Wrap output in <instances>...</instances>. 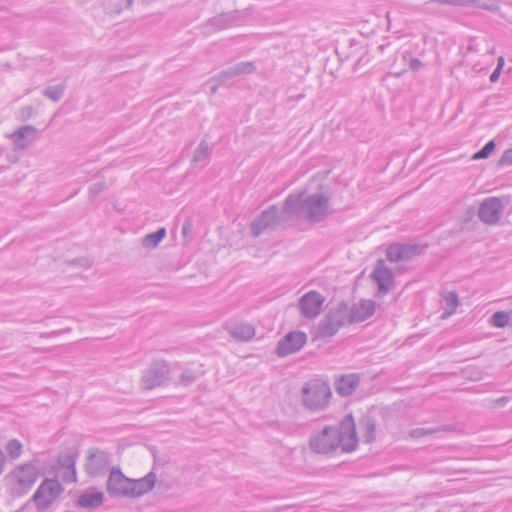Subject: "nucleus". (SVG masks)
Segmentation results:
<instances>
[{
	"mask_svg": "<svg viewBox=\"0 0 512 512\" xmlns=\"http://www.w3.org/2000/svg\"><path fill=\"white\" fill-rule=\"evenodd\" d=\"M450 4L488 9V7L484 5L480 0H450Z\"/></svg>",
	"mask_w": 512,
	"mask_h": 512,
	"instance_id": "obj_34",
	"label": "nucleus"
},
{
	"mask_svg": "<svg viewBox=\"0 0 512 512\" xmlns=\"http://www.w3.org/2000/svg\"><path fill=\"white\" fill-rule=\"evenodd\" d=\"M115 11L120 13L125 8H130L133 4V0H115Z\"/></svg>",
	"mask_w": 512,
	"mask_h": 512,
	"instance_id": "obj_39",
	"label": "nucleus"
},
{
	"mask_svg": "<svg viewBox=\"0 0 512 512\" xmlns=\"http://www.w3.org/2000/svg\"><path fill=\"white\" fill-rule=\"evenodd\" d=\"M503 65H504V58L501 56V57L498 58L496 68H500L501 67V69H502Z\"/></svg>",
	"mask_w": 512,
	"mask_h": 512,
	"instance_id": "obj_48",
	"label": "nucleus"
},
{
	"mask_svg": "<svg viewBox=\"0 0 512 512\" xmlns=\"http://www.w3.org/2000/svg\"><path fill=\"white\" fill-rule=\"evenodd\" d=\"M104 494L101 491L88 490L82 493L77 500V504L81 508L95 509L102 505Z\"/></svg>",
	"mask_w": 512,
	"mask_h": 512,
	"instance_id": "obj_22",
	"label": "nucleus"
},
{
	"mask_svg": "<svg viewBox=\"0 0 512 512\" xmlns=\"http://www.w3.org/2000/svg\"><path fill=\"white\" fill-rule=\"evenodd\" d=\"M65 86L63 84L49 86L44 89L43 95L54 102H58L63 96Z\"/></svg>",
	"mask_w": 512,
	"mask_h": 512,
	"instance_id": "obj_29",
	"label": "nucleus"
},
{
	"mask_svg": "<svg viewBox=\"0 0 512 512\" xmlns=\"http://www.w3.org/2000/svg\"><path fill=\"white\" fill-rule=\"evenodd\" d=\"M499 166H509L512 165V148L504 151L502 156L498 161Z\"/></svg>",
	"mask_w": 512,
	"mask_h": 512,
	"instance_id": "obj_36",
	"label": "nucleus"
},
{
	"mask_svg": "<svg viewBox=\"0 0 512 512\" xmlns=\"http://www.w3.org/2000/svg\"><path fill=\"white\" fill-rule=\"evenodd\" d=\"M166 236V229L160 228L154 233L147 234L143 240L142 245L145 248H155L161 242V240Z\"/></svg>",
	"mask_w": 512,
	"mask_h": 512,
	"instance_id": "obj_27",
	"label": "nucleus"
},
{
	"mask_svg": "<svg viewBox=\"0 0 512 512\" xmlns=\"http://www.w3.org/2000/svg\"><path fill=\"white\" fill-rule=\"evenodd\" d=\"M196 374L193 370L186 369L184 370L179 378V383L183 386H188L196 381Z\"/></svg>",
	"mask_w": 512,
	"mask_h": 512,
	"instance_id": "obj_33",
	"label": "nucleus"
},
{
	"mask_svg": "<svg viewBox=\"0 0 512 512\" xmlns=\"http://www.w3.org/2000/svg\"><path fill=\"white\" fill-rule=\"evenodd\" d=\"M234 78L231 68H227L222 70L217 75L214 76V80H219L220 83L224 84L226 81Z\"/></svg>",
	"mask_w": 512,
	"mask_h": 512,
	"instance_id": "obj_35",
	"label": "nucleus"
},
{
	"mask_svg": "<svg viewBox=\"0 0 512 512\" xmlns=\"http://www.w3.org/2000/svg\"><path fill=\"white\" fill-rule=\"evenodd\" d=\"M190 229H191L190 223L189 222L184 223V225L182 227L183 235L186 236L188 234V232H190Z\"/></svg>",
	"mask_w": 512,
	"mask_h": 512,
	"instance_id": "obj_46",
	"label": "nucleus"
},
{
	"mask_svg": "<svg viewBox=\"0 0 512 512\" xmlns=\"http://www.w3.org/2000/svg\"><path fill=\"white\" fill-rule=\"evenodd\" d=\"M104 188H105V185L102 182L93 184L89 189L91 197L92 198L96 197L98 194H100L104 190Z\"/></svg>",
	"mask_w": 512,
	"mask_h": 512,
	"instance_id": "obj_40",
	"label": "nucleus"
},
{
	"mask_svg": "<svg viewBox=\"0 0 512 512\" xmlns=\"http://www.w3.org/2000/svg\"><path fill=\"white\" fill-rule=\"evenodd\" d=\"M496 148L494 140L488 141L479 151L473 154V160H480L488 158Z\"/></svg>",
	"mask_w": 512,
	"mask_h": 512,
	"instance_id": "obj_30",
	"label": "nucleus"
},
{
	"mask_svg": "<svg viewBox=\"0 0 512 512\" xmlns=\"http://www.w3.org/2000/svg\"><path fill=\"white\" fill-rule=\"evenodd\" d=\"M130 486L131 478L125 476L120 467H112L106 482L107 493L111 497L129 498Z\"/></svg>",
	"mask_w": 512,
	"mask_h": 512,
	"instance_id": "obj_8",
	"label": "nucleus"
},
{
	"mask_svg": "<svg viewBox=\"0 0 512 512\" xmlns=\"http://www.w3.org/2000/svg\"><path fill=\"white\" fill-rule=\"evenodd\" d=\"M34 112V109L32 106H25L21 109V117L23 119L30 117Z\"/></svg>",
	"mask_w": 512,
	"mask_h": 512,
	"instance_id": "obj_43",
	"label": "nucleus"
},
{
	"mask_svg": "<svg viewBox=\"0 0 512 512\" xmlns=\"http://www.w3.org/2000/svg\"><path fill=\"white\" fill-rule=\"evenodd\" d=\"M211 147L209 143L202 140L194 151L192 163L205 166L210 156Z\"/></svg>",
	"mask_w": 512,
	"mask_h": 512,
	"instance_id": "obj_24",
	"label": "nucleus"
},
{
	"mask_svg": "<svg viewBox=\"0 0 512 512\" xmlns=\"http://www.w3.org/2000/svg\"><path fill=\"white\" fill-rule=\"evenodd\" d=\"M169 375L170 368L166 361H154L142 372L140 387L143 390L161 387L169 381Z\"/></svg>",
	"mask_w": 512,
	"mask_h": 512,
	"instance_id": "obj_5",
	"label": "nucleus"
},
{
	"mask_svg": "<svg viewBox=\"0 0 512 512\" xmlns=\"http://www.w3.org/2000/svg\"><path fill=\"white\" fill-rule=\"evenodd\" d=\"M500 74H501V67L500 68H495L494 71L490 75V81L492 83L497 82L499 77H500Z\"/></svg>",
	"mask_w": 512,
	"mask_h": 512,
	"instance_id": "obj_44",
	"label": "nucleus"
},
{
	"mask_svg": "<svg viewBox=\"0 0 512 512\" xmlns=\"http://www.w3.org/2000/svg\"><path fill=\"white\" fill-rule=\"evenodd\" d=\"M11 161H12V162H15V161H17V158H16V157H13V158L11 159Z\"/></svg>",
	"mask_w": 512,
	"mask_h": 512,
	"instance_id": "obj_50",
	"label": "nucleus"
},
{
	"mask_svg": "<svg viewBox=\"0 0 512 512\" xmlns=\"http://www.w3.org/2000/svg\"><path fill=\"white\" fill-rule=\"evenodd\" d=\"M37 129L31 125H25L9 135L16 149L24 150L36 139Z\"/></svg>",
	"mask_w": 512,
	"mask_h": 512,
	"instance_id": "obj_17",
	"label": "nucleus"
},
{
	"mask_svg": "<svg viewBox=\"0 0 512 512\" xmlns=\"http://www.w3.org/2000/svg\"><path fill=\"white\" fill-rule=\"evenodd\" d=\"M403 63L407 64L412 71H418L422 67V63L418 58L413 57L410 53L404 52L401 55Z\"/></svg>",
	"mask_w": 512,
	"mask_h": 512,
	"instance_id": "obj_32",
	"label": "nucleus"
},
{
	"mask_svg": "<svg viewBox=\"0 0 512 512\" xmlns=\"http://www.w3.org/2000/svg\"><path fill=\"white\" fill-rule=\"evenodd\" d=\"M324 302L325 297L322 294L311 290L300 297L298 308L304 318L314 319L320 314Z\"/></svg>",
	"mask_w": 512,
	"mask_h": 512,
	"instance_id": "obj_12",
	"label": "nucleus"
},
{
	"mask_svg": "<svg viewBox=\"0 0 512 512\" xmlns=\"http://www.w3.org/2000/svg\"><path fill=\"white\" fill-rule=\"evenodd\" d=\"M359 428L362 433L364 442L371 443L375 440L376 425L374 419L371 416H363L359 422Z\"/></svg>",
	"mask_w": 512,
	"mask_h": 512,
	"instance_id": "obj_23",
	"label": "nucleus"
},
{
	"mask_svg": "<svg viewBox=\"0 0 512 512\" xmlns=\"http://www.w3.org/2000/svg\"><path fill=\"white\" fill-rule=\"evenodd\" d=\"M450 458H466L469 455V451L466 449L457 450L454 446L450 445Z\"/></svg>",
	"mask_w": 512,
	"mask_h": 512,
	"instance_id": "obj_38",
	"label": "nucleus"
},
{
	"mask_svg": "<svg viewBox=\"0 0 512 512\" xmlns=\"http://www.w3.org/2000/svg\"><path fill=\"white\" fill-rule=\"evenodd\" d=\"M360 377L356 373L340 376L336 381V392L341 396L351 395L359 386Z\"/></svg>",
	"mask_w": 512,
	"mask_h": 512,
	"instance_id": "obj_21",
	"label": "nucleus"
},
{
	"mask_svg": "<svg viewBox=\"0 0 512 512\" xmlns=\"http://www.w3.org/2000/svg\"><path fill=\"white\" fill-rule=\"evenodd\" d=\"M503 211L504 205L501 199L498 197H489L481 202L477 215L483 223L495 225L499 222Z\"/></svg>",
	"mask_w": 512,
	"mask_h": 512,
	"instance_id": "obj_11",
	"label": "nucleus"
},
{
	"mask_svg": "<svg viewBox=\"0 0 512 512\" xmlns=\"http://www.w3.org/2000/svg\"><path fill=\"white\" fill-rule=\"evenodd\" d=\"M446 317H448V310H446V309H445V310L442 312L441 318L445 319Z\"/></svg>",
	"mask_w": 512,
	"mask_h": 512,
	"instance_id": "obj_49",
	"label": "nucleus"
},
{
	"mask_svg": "<svg viewBox=\"0 0 512 512\" xmlns=\"http://www.w3.org/2000/svg\"><path fill=\"white\" fill-rule=\"evenodd\" d=\"M61 479L66 483L76 482V468L75 462L72 458H67L63 466V471L60 474Z\"/></svg>",
	"mask_w": 512,
	"mask_h": 512,
	"instance_id": "obj_26",
	"label": "nucleus"
},
{
	"mask_svg": "<svg viewBox=\"0 0 512 512\" xmlns=\"http://www.w3.org/2000/svg\"><path fill=\"white\" fill-rule=\"evenodd\" d=\"M157 477L154 472H149L139 479H131L129 498H139L149 493L155 486Z\"/></svg>",
	"mask_w": 512,
	"mask_h": 512,
	"instance_id": "obj_20",
	"label": "nucleus"
},
{
	"mask_svg": "<svg viewBox=\"0 0 512 512\" xmlns=\"http://www.w3.org/2000/svg\"><path fill=\"white\" fill-rule=\"evenodd\" d=\"M358 443L356 425L351 414L346 415L340 427L326 426L320 433L311 437L309 445L317 453L328 454L341 447L344 452H352Z\"/></svg>",
	"mask_w": 512,
	"mask_h": 512,
	"instance_id": "obj_1",
	"label": "nucleus"
},
{
	"mask_svg": "<svg viewBox=\"0 0 512 512\" xmlns=\"http://www.w3.org/2000/svg\"><path fill=\"white\" fill-rule=\"evenodd\" d=\"M111 464L109 453L92 448L88 451V457L85 464V470L90 477L96 478L103 476Z\"/></svg>",
	"mask_w": 512,
	"mask_h": 512,
	"instance_id": "obj_10",
	"label": "nucleus"
},
{
	"mask_svg": "<svg viewBox=\"0 0 512 512\" xmlns=\"http://www.w3.org/2000/svg\"><path fill=\"white\" fill-rule=\"evenodd\" d=\"M234 77L251 74L256 70L255 64L250 61L239 62L230 67Z\"/></svg>",
	"mask_w": 512,
	"mask_h": 512,
	"instance_id": "obj_28",
	"label": "nucleus"
},
{
	"mask_svg": "<svg viewBox=\"0 0 512 512\" xmlns=\"http://www.w3.org/2000/svg\"><path fill=\"white\" fill-rule=\"evenodd\" d=\"M283 212L289 215L303 216L311 222H320L330 214L329 198L323 194L289 195L283 206Z\"/></svg>",
	"mask_w": 512,
	"mask_h": 512,
	"instance_id": "obj_2",
	"label": "nucleus"
},
{
	"mask_svg": "<svg viewBox=\"0 0 512 512\" xmlns=\"http://www.w3.org/2000/svg\"><path fill=\"white\" fill-rule=\"evenodd\" d=\"M449 430L450 432L452 431H456V432H462L463 431V425H456V426H453L450 424V427H449Z\"/></svg>",
	"mask_w": 512,
	"mask_h": 512,
	"instance_id": "obj_47",
	"label": "nucleus"
},
{
	"mask_svg": "<svg viewBox=\"0 0 512 512\" xmlns=\"http://www.w3.org/2000/svg\"><path fill=\"white\" fill-rule=\"evenodd\" d=\"M307 336L304 332H289L277 344L276 353L279 357H285L298 352L306 343Z\"/></svg>",
	"mask_w": 512,
	"mask_h": 512,
	"instance_id": "obj_15",
	"label": "nucleus"
},
{
	"mask_svg": "<svg viewBox=\"0 0 512 512\" xmlns=\"http://www.w3.org/2000/svg\"><path fill=\"white\" fill-rule=\"evenodd\" d=\"M348 321V307L342 303L337 308L328 312L318 326V334L321 337H332Z\"/></svg>",
	"mask_w": 512,
	"mask_h": 512,
	"instance_id": "obj_7",
	"label": "nucleus"
},
{
	"mask_svg": "<svg viewBox=\"0 0 512 512\" xmlns=\"http://www.w3.org/2000/svg\"><path fill=\"white\" fill-rule=\"evenodd\" d=\"M207 84L209 85L210 93L214 94L216 93L218 87L222 85V83L219 82V80H214V77L208 80Z\"/></svg>",
	"mask_w": 512,
	"mask_h": 512,
	"instance_id": "obj_42",
	"label": "nucleus"
},
{
	"mask_svg": "<svg viewBox=\"0 0 512 512\" xmlns=\"http://www.w3.org/2000/svg\"><path fill=\"white\" fill-rule=\"evenodd\" d=\"M432 432H433L432 430H427L424 428H415L410 431V436L412 438H420V437L427 435L429 433H432Z\"/></svg>",
	"mask_w": 512,
	"mask_h": 512,
	"instance_id": "obj_41",
	"label": "nucleus"
},
{
	"mask_svg": "<svg viewBox=\"0 0 512 512\" xmlns=\"http://www.w3.org/2000/svg\"><path fill=\"white\" fill-rule=\"evenodd\" d=\"M242 16V12L237 10L228 13H222L210 18L207 24L213 29V31H220L238 25L242 20Z\"/></svg>",
	"mask_w": 512,
	"mask_h": 512,
	"instance_id": "obj_18",
	"label": "nucleus"
},
{
	"mask_svg": "<svg viewBox=\"0 0 512 512\" xmlns=\"http://www.w3.org/2000/svg\"><path fill=\"white\" fill-rule=\"evenodd\" d=\"M224 328L237 341H249L255 336L254 326L247 322L229 321Z\"/></svg>",
	"mask_w": 512,
	"mask_h": 512,
	"instance_id": "obj_16",
	"label": "nucleus"
},
{
	"mask_svg": "<svg viewBox=\"0 0 512 512\" xmlns=\"http://www.w3.org/2000/svg\"><path fill=\"white\" fill-rule=\"evenodd\" d=\"M41 476L38 460L17 465L6 476L7 491L14 497L27 494Z\"/></svg>",
	"mask_w": 512,
	"mask_h": 512,
	"instance_id": "obj_3",
	"label": "nucleus"
},
{
	"mask_svg": "<svg viewBox=\"0 0 512 512\" xmlns=\"http://www.w3.org/2000/svg\"><path fill=\"white\" fill-rule=\"evenodd\" d=\"M4 465H5V455H4L3 451L0 449V475L2 474V472L4 470Z\"/></svg>",
	"mask_w": 512,
	"mask_h": 512,
	"instance_id": "obj_45",
	"label": "nucleus"
},
{
	"mask_svg": "<svg viewBox=\"0 0 512 512\" xmlns=\"http://www.w3.org/2000/svg\"><path fill=\"white\" fill-rule=\"evenodd\" d=\"M422 250L423 247L417 244L395 243L386 249V258L392 263L406 262L419 255Z\"/></svg>",
	"mask_w": 512,
	"mask_h": 512,
	"instance_id": "obj_13",
	"label": "nucleus"
},
{
	"mask_svg": "<svg viewBox=\"0 0 512 512\" xmlns=\"http://www.w3.org/2000/svg\"><path fill=\"white\" fill-rule=\"evenodd\" d=\"M372 279L377 284V295L384 296L392 288L394 276L392 271L385 265L384 260H378L371 274Z\"/></svg>",
	"mask_w": 512,
	"mask_h": 512,
	"instance_id": "obj_14",
	"label": "nucleus"
},
{
	"mask_svg": "<svg viewBox=\"0 0 512 512\" xmlns=\"http://www.w3.org/2000/svg\"><path fill=\"white\" fill-rule=\"evenodd\" d=\"M61 484L55 479H45L32 496L38 511L47 510L62 493Z\"/></svg>",
	"mask_w": 512,
	"mask_h": 512,
	"instance_id": "obj_6",
	"label": "nucleus"
},
{
	"mask_svg": "<svg viewBox=\"0 0 512 512\" xmlns=\"http://www.w3.org/2000/svg\"><path fill=\"white\" fill-rule=\"evenodd\" d=\"M375 312V303L372 300H361L354 304L348 314V322L360 323L367 320Z\"/></svg>",
	"mask_w": 512,
	"mask_h": 512,
	"instance_id": "obj_19",
	"label": "nucleus"
},
{
	"mask_svg": "<svg viewBox=\"0 0 512 512\" xmlns=\"http://www.w3.org/2000/svg\"><path fill=\"white\" fill-rule=\"evenodd\" d=\"M282 221L278 207L271 205L251 223L252 234L257 237L266 230H275Z\"/></svg>",
	"mask_w": 512,
	"mask_h": 512,
	"instance_id": "obj_9",
	"label": "nucleus"
},
{
	"mask_svg": "<svg viewBox=\"0 0 512 512\" xmlns=\"http://www.w3.org/2000/svg\"><path fill=\"white\" fill-rule=\"evenodd\" d=\"M6 451L11 459H17L22 453V444L17 439H12L7 443Z\"/></svg>",
	"mask_w": 512,
	"mask_h": 512,
	"instance_id": "obj_31",
	"label": "nucleus"
},
{
	"mask_svg": "<svg viewBox=\"0 0 512 512\" xmlns=\"http://www.w3.org/2000/svg\"><path fill=\"white\" fill-rule=\"evenodd\" d=\"M332 397L329 383L319 378L307 381L301 389L302 405L313 412L325 410Z\"/></svg>",
	"mask_w": 512,
	"mask_h": 512,
	"instance_id": "obj_4",
	"label": "nucleus"
},
{
	"mask_svg": "<svg viewBox=\"0 0 512 512\" xmlns=\"http://www.w3.org/2000/svg\"><path fill=\"white\" fill-rule=\"evenodd\" d=\"M459 305L460 300L458 294L455 291H450V316L456 312Z\"/></svg>",
	"mask_w": 512,
	"mask_h": 512,
	"instance_id": "obj_37",
	"label": "nucleus"
},
{
	"mask_svg": "<svg viewBox=\"0 0 512 512\" xmlns=\"http://www.w3.org/2000/svg\"><path fill=\"white\" fill-rule=\"evenodd\" d=\"M489 323L496 328L511 327L512 314L506 311H497L491 316Z\"/></svg>",
	"mask_w": 512,
	"mask_h": 512,
	"instance_id": "obj_25",
	"label": "nucleus"
}]
</instances>
